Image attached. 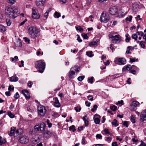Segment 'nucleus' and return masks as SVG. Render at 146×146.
Here are the masks:
<instances>
[{
  "label": "nucleus",
  "mask_w": 146,
  "mask_h": 146,
  "mask_svg": "<svg viewBox=\"0 0 146 146\" xmlns=\"http://www.w3.org/2000/svg\"><path fill=\"white\" fill-rule=\"evenodd\" d=\"M75 28L77 31H79L80 32H82L83 31V29L80 26L78 27H76Z\"/></svg>",
  "instance_id": "obj_32"
},
{
  "label": "nucleus",
  "mask_w": 146,
  "mask_h": 146,
  "mask_svg": "<svg viewBox=\"0 0 146 146\" xmlns=\"http://www.w3.org/2000/svg\"><path fill=\"white\" fill-rule=\"evenodd\" d=\"M139 104V102L137 101L133 102L130 105V108L131 111H135L136 110V107Z\"/></svg>",
  "instance_id": "obj_9"
},
{
  "label": "nucleus",
  "mask_w": 146,
  "mask_h": 146,
  "mask_svg": "<svg viewBox=\"0 0 146 146\" xmlns=\"http://www.w3.org/2000/svg\"><path fill=\"white\" fill-rule=\"evenodd\" d=\"M35 129L37 131H41V130L40 129V128L39 125H35Z\"/></svg>",
  "instance_id": "obj_39"
},
{
  "label": "nucleus",
  "mask_w": 146,
  "mask_h": 146,
  "mask_svg": "<svg viewBox=\"0 0 146 146\" xmlns=\"http://www.w3.org/2000/svg\"><path fill=\"white\" fill-rule=\"evenodd\" d=\"M81 109V108L79 107H75L74 109L76 110V112H80Z\"/></svg>",
  "instance_id": "obj_43"
},
{
  "label": "nucleus",
  "mask_w": 146,
  "mask_h": 146,
  "mask_svg": "<svg viewBox=\"0 0 146 146\" xmlns=\"http://www.w3.org/2000/svg\"><path fill=\"white\" fill-rule=\"evenodd\" d=\"M85 123V126H87L88 125V121L87 119V115H86L85 117H84L82 118Z\"/></svg>",
  "instance_id": "obj_22"
},
{
  "label": "nucleus",
  "mask_w": 146,
  "mask_h": 146,
  "mask_svg": "<svg viewBox=\"0 0 146 146\" xmlns=\"http://www.w3.org/2000/svg\"><path fill=\"white\" fill-rule=\"evenodd\" d=\"M54 16L55 18H58L60 16V14L57 12H56L54 13Z\"/></svg>",
  "instance_id": "obj_30"
},
{
  "label": "nucleus",
  "mask_w": 146,
  "mask_h": 146,
  "mask_svg": "<svg viewBox=\"0 0 146 146\" xmlns=\"http://www.w3.org/2000/svg\"><path fill=\"white\" fill-rule=\"evenodd\" d=\"M28 32L31 37L34 38L37 36L38 31L35 27L31 26L28 29Z\"/></svg>",
  "instance_id": "obj_3"
},
{
  "label": "nucleus",
  "mask_w": 146,
  "mask_h": 146,
  "mask_svg": "<svg viewBox=\"0 0 146 146\" xmlns=\"http://www.w3.org/2000/svg\"><path fill=\"white\" fill-rule=\"evenodd\" d=\"M104 132L106 134H110V132L109 130L107 129H106L104 130Z\"/></svg>",
  "instance_id": "obj_54"
},
{
  "label": "nucleus",
  "mask_w": 146,
  "mask_h": 146,
  "mask_svg": "<svg viewBox=\"0 0 146 146\" xmlns=\"http://www.w3.org/2000/svg\"><path fill=\"white\" fill-rule=\"evenodd\" d=\"M6 24L8 26H10L11 23L10 20L9 19H7L6 20Z\"/></svg>",
  "instance_id": "obj_37"
},
{
  "label": "nucleus",
  "mask_w": 146,
  "mask_h": 146,
  "mask_svg": "<svg viewBox=\"0 0 146 146\" xmlns=\"http://www.w3.org/2000/svg\"><path fill=\"white\" fill-rule=\"evenodd\" d=\"M86 54L90 57H92L94 56L92 51L87 52Z\"/></svg>",
  "instance_id": "obj_25"
},
{
  "label": "nucleus",
  "mask_w": 146,
  "mask_h": 146,
  "mask_svg": "<svg viewBox=\"0 0 146 146\" xmlns=\"http://www.w3.org/2000/svg\"><path fill=\"white\" fill-rule=\"evenodd\" d=\"M6 30L5 27L3 26L0 25V32H3Z\"/></svg>",
  "instance_id": "obj_27"
},
{
  "label": "nucleus",
  "mask_w": 146,
  "mask_h": 146,
  "mask_svg": "<svg viewBox=\"0 0 146 146\" xmlns=\"http://www.w3.org/2000/svg\"><path fill=\"white\" fill-rule=\"evenodd\" d=\"M98 108V106L96 105H94L93 106V108L91 109V111L92 112H94Z\"/></svg>",
  "instance_id": "obj_45"
},
{
  "label": "nucleus",
  "mask_w": 146,
  "mask_h": 146,
  "mask_svg": "<svg viewBox=\"0 0 146 146\" xmlns=\"http://www.w3.org/2000/svg\"><path fill=\"white\" fill-rule=\"evenodd\" d=\"M22 45V42L21 41V40L19 38L18 39L17 41L16 42L15 44V45L17 47H20Z\"/></svg>",
  "instance_id": "obj_23"
},
{
  "label": "nucleus",
  "mask_w": 146,
  "mask_h": 146,
  "mask_svg": "<svg viewBox=\"0 0 146 146\" xmlns=\"http://www.w3.org/2000/svg\"><path fill=\"white\" fill-rule=\"evenodd\" d=\"M75 74V72L73 70H70L69 72V77L70 78H73V75Z\"/></svg>",
  "instance_id": "obj_24"
},
{
  "label": "nucleus",
  "mask_w": 146,
  "mask_h": 146,
  "mask_svg": "<svg viewBox=\"0 0 146 146\" xmlns=\"http://www.w3.org/2000/svg\"><path fill=\"white\" fill-rule=\"evenodd\" d=\"M46 64L44 60H40L36 61L35 63V68L40 73H42L45 68Z\"/></svg>",
  "instance_id": "obj_2"
},
{
  "label": "nucleus",
  "mask_w": 146,
  "mask_h": 146,
  "mask_svg": "<svg viewBox=\"0 0 146 146\" xmlns=\"http://www.w3.org/2000/svg\"><path fill=\"white\" fill-rule=\"evenodd\" d=\"M130 120L132 123H134L135 122V118L133 115L131 116Z\"/></svg>",
  "instance_id": "obj_34"
},
{
  "label": "nucleus",
  "mask_w": 146,
  "mask_h": 146,
  "mask_svg": "<svg viewBox=\"0 0 146 146\" xmlns=\"http://www.w3.org/2000/svg\"><path fill=\"white\" fill-rule=\"evenodd\" d=\"M88 99L91 101H92L93 100V97L92 96L90 95L87 96Z\"/></svg>",
  "instance_id": "obj_49"
},
{
  "label": "nucleus",
  "mask_w": 146,
  "mask_h": 146,
  "mask_svg": "<svg viewBox=\"0 0 146 146\" xmlns=\"http://www.w3.org/2000/svg\"><path fill=\"white\" fill-rule=\"evenodd\" d=\"M5 13L7 16L10 18L14 19L18 16L19 12L15 7L7 6L5 8Z\"/></svg>",
  "instance_id": "obj_1"
},
{
  "label": "nucleus",
  "mask_w": 146,
  "mask_h": 146,
  "mask_svg": "<svg viewBox=\"0 0 146 146\" xmlns=\"http://www.w3.org/2000/svg\"><path fill=\"white\" fill-rule=\"evenodd\" d=\"M97 42L96 41L90 42L89 43V45L90 46H92L96 44Z\"/></svg>",
  "instance_id": "obj_33"
},
{
  "label": "nucleus",
  "mask_w": 146,
  "mask_h": 146,
  "mask_svg": "<svg viewBox=\"0 0 146 146\" xmlns=\"http://www.w3.org/2000/svg\"><path fill=\"white\" fill-rule=\"evenodd\" d=\"M130 72L133 74H135L136 73V71L134 70H131L130 71Z\"/></svg>",
  "instance_id": "obj_63"
},
{
  "label": "nucleus",
  "mask_w": 146,
  "mask_h": 146,
  "mask_svg": "<svg viewBox=\"0 0 146 146\" xmlns=\"http://www.w3.org/2000/svg\"><path fill=\"white\" fill-rule=\"evenodd\" d=\"M110 108L113 111H114L117 110V107L113 105L110 106Z\"/></svg>",
  "instance_id": "obj_38"
},
{
  "label": "nucleus",
  "mask_w": 146,
  "mask_h": 146,
  "mask_svg": "<svg viewBox=\"0 0 146 146\" xmlns=\"http://www.w3.org/2000/svg\"><path fill=\"white\" fill-rule=\"evenodd\" d=\"M7 113L8 115L10 117L13 118L14 117V115L11 111H8Z\"/></svg>",
  "instance_id": "obj_42"
},
{
  "label": "nucleus",
  "mask_w": 146,
  "mask_h": 146,
  "mask_svg": "<svg viewBox=\"0 0 146 146\" xmlns=\"http://www.w3.org/2000/svg\"><path fill=\"white\" fill-rule=\"evenodd\" d=\"M117 104H121V105H123V100H121L120 101H118L117 103Z\"/></svg>",
  "instance_id": "obj_58"
},
{
  "label": "nucleus",
  "mask_w": 146,
  "mask_h": 146,
  "mask_svg": "<svg viewBox=\"0 0 146 146\" xmlns=\"http://www.w3.org/2000/svg\"><path fill=\"white\" fill-rule=\"evenodd\" d=\"M31 141L33 143H35L37 142L40 141V139L38 135H35L31 139Z\"/></svg>",
  "instance_id": "obj_16"
},
{
  "label": "nucleus",
  "mask_w": 146,
  "mask_h": 146,
  "mask_svg": "<svg viewBox=\"0 0 146 146\" xmlns=\"http://www.w3.org/2000/svg\"><path fill=\"white\" fill-rule=\"evenodd\" d=\"M18 78L16 75L11 77L10 78V81L11 82H17L18 81Z\"/></svg>",
  "instance_id": "obj_21"
},
{
  "label": "nucleus",
  "mask_w": 146,
  "mask_h": 146,
  "mask_svg": "<svg viewBox=\"0 0 146 146\" xmlns=\"http://www.w3.org/2000/svg\"><path fill=\"white\" fill-rule=\"evenodd\" d=\"M116 63L119 65H123L126 64V60L123 58H119L116 60Z\"/></svg>",
  "instance_id": "obj_7"
},
{
  "label": "nucleus",
  "mask_w": 146,
  "mask_h": 146,
  "mask_svg": "<svg viewBox=\"0 0 146 146\" xmlns=\"http://www.w3.org/2000/svg\"><path fill=\"white\" fill-rule=\"evenodd\" d=\"M8 2L11 4L13 5L14 4L15 2V0H7Z\"/></svg>",
  "instance_id": "obj_46"
},
{
  "label": "nucleus",
  "mask_w": 146,
  "mask_h": 146,
  "mask_svg": "<svg viewBox=\"0 0 146 146\" xmlns=\"http://www.w3.org/2000/svg\"><path fill=\"white\" fill-rule=\"evenodd\" d=\"M46 125L45 124L42 122L39 125L40 128V129L41 130V131H44L46 127Z\"/></svg>",
  "instance_id": "obj_19"
},
{
  "label": "nucleus",
  "mask_w": 146,
  "mask_h": 146,
  "mask_svg": "<svg viewBox=\"0 0 146 146\" xmlns=\"http://www.w3.org/2000/svg\"><path fill=\"white\" fill-rule=\"evenodd\" d=\"M85 76H80L77 79L80 82L82 81L84 78Z\"/></svg>",
  "instance_id": "obj_36"
},
{
  "label": "nucleus",
  "mask_w": 146,
  "mask_h": 146,
  "mask_svg": "<svg viewBox=\"0 0 146 146\" xmlns=\"http://www.w3.org/2000/svg\"><path fill=\"white\" fill-rule=\"evenodd\" d=\"M37 109L38 115L40 116H44L46 111V109L45 107L40 105L38 106Z\"/></svg>",
  "instance_id": "obj_4"
},
{
  "label": "nucleus",
  "mask_w": 146,
  "mask_h": 146,
  "mask_svg": "<svg viewBox=\"0 0 146 146\" xmlns=\"http://www.w3.org/2000/svg\"><path fill=\"white\" fill-rule=\"evenodd\" d=\"M138 58H129L130 61L131 63L135 62H137L138 61Z\"/></svg>",
  "instance_id": "obj_31"
},
{
  "label": "nucleus",
  "mask_w": 146,
  "mask_h": 146,
  "mask_svg": "<svg viewBox=\"0 0 146 146\" xmlns=\"http://www.w3.org/2000/svg\"><path fill=\"white\" fill-rule=\"evenodd\" d=\"M127 48L128 50L129 51L131 49L133 50L134 48L133 47L131 46H128L127 47Z\"/></svg>",
  "instance_id": "obj_62"
},
{
  "label": "nucleus",
  "mask_w": 146,
  "mask_h": 146,
  "mask_svg": "<svg viewBox=\"0 0 146 146\" xmlns=\"http://www.w3.org/2000/svg\"><path fill=\"white\" fill-rule=\"evenodd\" d=\"M109 38L111 39V41L113 43L117 44L121 42V37L119 35H117L110 36Z\"/></svg>",
  "instance_id": "obj_5"
},
{
  "label": "nucleus",
  "mask_w": 146,
  "mask_h": 146,
  "mask_svg": "<svg viewBox=\"0 0 146 146\" xmlns=\"http://www.w3.org/2000/svg\"><path fill=\"white\" fill-rule=\"evenodd\" d=\"M132 18V16H130L129 17H127L125 19V20L126 21H129L131 22V21Z\"/></svg>",
  "instance_id": "obj_47"
},
{
  "label": "nucleus",
  "mask_w": 146,
  "mask_h": 146,
  "mask_svg": "<svg viewBox=\"0 0 146 146\" xmlns=\"http://www.w3.org/2000/svg\"><path fill=\"white\" fill-rule=\"evenodd\" d=\"M85 104L86 106L90 107V105L91 103L88 101H86Z\"/></svg>",
  "instance_id": "obj_56"
},
{
  "label": "nucleus",
  "mask_w": 146,
  "mask_h": 146,
  "mask_svg": "<svg viewBox=\"0 0 146 146\" xmlns=\"http://www.w3.org/2000/svg\"><path fill=\"white\" fill-rule=\"evenodd\" d=\"M140 45L142 48H144L145 47V46L144 44V42L143 41L140 42Z\"/></svg>",
  "instance_id": "obj_50"
},
{
  "label": "nucleus",
  "mask_w": 146,
  "mask_h": 146,
  "mask_svg": "<svg viewBox=\"0 0 146 146\" xmlns=\"http://www.w3.org/2000/svg\"><path fill=\"white\" fill-rule=\"evenodd\" d=\"M131 37L132 38L134 39L135 40H137L138 38L137 34H133L132 35Z\"/></svg>",
  "instance_id": "obj_35"
},
{
  "label": "nucleus",
  "mask_w": 146,
  "mask_h": 146,
  "mask_svg": "<svg viewBox=\"0 0 146 146\" xmlns=\"http://www.w3.org/2000/svg\"><path fill=\"white\" fill-rule=\"evenodd\" d=\"M109 19L110 17L108 15L106 14L104 12L102 13L100 18V20L102 22L106 23Z\"/></svg>",
  "instance_id": "obj_6"
},
{
  "label": "nucleus",
  "mask_w": 146,
  "mask_h": 146,
  "mask_svg": "<svg viewBox=\"0 0 146 146\" xmlns=\"http://www.w3.org/2000/svg\"><path fill=\"white\" fill-rule=\"evenodd\" d=\"M117 23V21H115L113 22V24L112 25V26L113 27L115 25H116Z\"/></svg>",
  "instance_id": "obj_59"
},
{
  "label": "nucleus",
  "mask_w": 146,
  "mask_h": 146,
  "mask_svg": "<svg viewBox=\"0 0 146 146\" xmlns=\"http://www.w3.org/2000/svg\"><path fill=\"white\" fill-rule=\"evenodd\" d=\"M132 68V67L129 64L127 65L126 66H124L123 67L122 69L123 71H125L126 70H129L131 69Z\"/></svg>",
  "instance_id": "obj_18"
},
{
  "label": "nucleus",
  "mask_w": 146,
  "mask_h": 146,
  "mask_svg": "<svg viewBox=\"0 0 146 146\" xmlns=\"http://www.w3.org/2000/svg\"><path fill=\"white\" fill-rule=\"evenodd\" d=\"M52 134V133L47 130H44L43 133V137L46 138H48L50 137Z\"/></svg>",
  "instance_id": "obj_13"
},
{
  "label": "nucleus",
  "mask_w": 146,
  "mask_h": 146,
  "mask_svg": "<svg viewBox=\"0 0 146 146\" xmlns=\"http://www.w3.org/2000/svg\"><path fill=\"white\" fill-rule=\"evenodd\" d=\"M55 102L54 103V106L59 108L60 106V104L59 102V100L57 98L55 97L54 98Z\"/></svg>",
  "instance_id": "obj_17"
},
{
  "label": "nucleus",
  "mask_w": 146,
  "mask_h": 146,
  "mask_svg": "<svg viewBox=\"0 0 146 146\" xmlns=\"http://www.w3.org/2000/svg\"><path fill=\"white\" fill-rule=\"evenodd\" d=\"M94 122L96 124H99L100 122V119L98 117H96L94 119Z\"/></svg>",
  "instance_id": "obj_29"
},
{
  "label": "nucleus",
  "mask_w": 146,
  "mask_h": 146,
  "mask_svg": "<svg viewBox=\"0 0 146 146\" xmlns=\"http://www.w3.org/2000/svg\"><path fill=\"white\" fill-rule=\"evenodd\" d=\"M112 124L115 127L118 125V124L117 123V120L115 119H113V121L112 122Z\"/></svg>",
  "instance_id": "obj_28"
},
{
  "label": "nucleus",
  "mask_w": 146,
  "mask_h": 146,
  "mask_svg": "<svg viewBox=\"0 0 146 146\" xmlns=\"http://www.w3.org/2000/svg\"><path fill=\"white\" fill-rule=\"evenodd\" d=\"M46 122H47V124L48 125V127H49V128H50L52 126V124L50 123L49 122V120L48 119H47V120H46Z\"/></svg>",
  "instance_id": "obj_52"
},
{
  "label": "nucleus",
  "mask_w": 146,
  "mask_h": 146,
  "mask_svg": "<svg viewBox=\"0 0 146 146\" xmlns=\"http://www.w3.org/2000/svg\"><path fill=\"white\" fill-rule=\"evenodd\" d=\"M23 38L25 40V42H28V43L29 42L30 40L28 38L25 37H24Z\"/></svg>",
  "instance_id": "obj_60"
},
{
  "label": "nucleus",
  "mask_w": 146,
  "mask_h": 146,
  "mask_svg": "<svg viewBox=\"0 0 146 146\" xmlns=\"http://www.w3.org/2000/svg\"><path fill=\"white\" fill-rule=\"evenodd\" d=\"M36 3L37 6L40 7L44 5L45 3V0H36Z\"/></svg>",
  "instance_id": "obj_15"
},
{
  "label": "nucleus",
  "mask_w": 146,
  "mask_h": 146,
  "mask_svg": "<svg viewBox=\"0 0 146 146\" xmlns=\"http://www.w3.org/2000/svg\"><path fill=\"white\" fill-rule=\"evenodd\" d=\"M112 146H118L117 143L116 142H114L112 143Z\"/></svg>",
  "instance_id": "obj_64"
},
{
  "label": "nucleus",
  "mask_w": 146,
  "mask_h": 146,
  "mask_svg": "<svg viewBox=\"0 0 146 146\" xmlns=\"http://www.w3.org/2000/svg\"><path fill=\"white\" fill-rule=\"evenodd\" d=\"M6 140L5 139L3 138L0 136V145H2L4 144L6 142Z\"/></svg>",
  "instance_id": "obj_26"
},
{
  "label": "nucleus",
  "mask_w": 146,
  "mask_h": 146,
  "mask_svg": "<svg viewBox=\"0 0 146 146\" xmlns=\"http://www.w3.org/2000/svg\"><path fill=\"white\" fill-rule=\"evenodd\" d=\"M69 129L70 130H71L72 129V131L73 132H74L76 130L75 128L74 125H72L71 126H70L69 128Z\"/></svg>",
  "instance_id": "obj_44"
},
{
  "label": "nucleus",
  "mask_w": 146,
  "mask_h": 146,
  "mask_svg": "<svg viewBox=\"0 0 146 146\" xmlns=\"http://www.w3.org/2000/svg\"><path fill=\"white\" fill-rule=\"evenodd\" d=\"M32 17L34 19H38L39 18L40 15L36 12V10L35 8L32 9Z\"/></svg>",
  "instance_id": "obj_10"
},
{
  "label": "nucleus",
  "mask_w": 146,
  "mask_h": 146,
  "mask_svg": "<svg viewBox=\"0 0 146 146\" xmlns=\"http://www.w3.org/2000/svg\"><path fill=\"white\" fill-rule=\"evenodd\" d=\"M19 141L21 143L25 144L29 142V138L25 136H23L19 138Z\"/></svg>",
  "instance_id": "obj_8"
},
{
  "label": "nucleus",
  "mask_w": 146,
  "mask_h": 146,
  "mask_svg": "<svg viewBox=\"0 0 146 146\" xmlns=\"http://www.w3.org/2000/svg\"><path fill=\"white\" fill-rule=\"evenodd\" d=\"M73 68L74 69V70L76 72H79V70H80V67L76 66H75Z\"/></svg>",
  "instance_id": "obj_40"
},
{
  "label": "nucleus",
  "mask_w": 146,
  "mask_h": 146,
  "mask_svg": "<svg viewBox=\"0 0 146 146\" xmlns=\"http://www.w3.org/2000/svg\"><path fill=\"white\" fill-rule=\"evenodd\" d=\"M136 34L138 35H140L141 36H143L144 33L142 31L137 32L136 33Z\"/></svg>",
  "instance_id": "obj_51"
},
{
  "label": "nucleus",
  "mask_w": 146,
  "mask_h": 146,
  "mask_svg": "<svg viewBox=\"0 0 146 146\" xmlns=\"http://www.w3.org/2000/svg\"><path fill=\"white\" fill-rule=\"evenodd\" d=\"M22 93L24 95L25 98L28 100L30 98V94L29 91L26 90H23L22 91Z\"/></svg>",
  "instance_id": "obj_14"
},
{
  "label": "nucleus",
  "mask_w": 146,
  "mask_h": 146,
  "mask_svg": "<svg viewBox=\"0 0 146 146\" xmlns=\"http://www.w3.org/2000/svg\"><path fill=\"white\" fill-rule=\"evenodd\" d=\"M96 137L99 139H101L102 138V136L100 134H97L96 135Z\"/></svg>",
  "instance_id": "obj_53"
},
{
  "label": "nucleus",
  "mask_w": 146,
  "mask_h": 146,
  "mask_svg": "<svg viewBox=\"0 0 146 146\" xmlns=\"http://www.w3.org/2000/svg\"><path fill=\"white\" fill-rule=\"evenodd\" d=\"M16 128L15 127H11V128L10 132L9 133V135L10 136H12L13 135Z\"/></svg>",
  "instance_id": "obj_20"
},
{
  "label": "nucleus",
  "mask_w": 146,
  "mask_h": 146,
  "mask_svg": "<svg viewBox=\"0 0 146 146\" xmlns=\"http://www.w3.org/2000/svg\"><path fill=\"white\" fill-rule=\"evenodd\" d=\"M27 21V19H25V20L23 21L20 24V26H21L24 25Z\"/></svg>",
  "instance_id": "obj_61"
},
{
  "label": "nucleus",
  "mask_w": 146,
  "mask_h": 146,
  "mask_svg": "<svg viewBox=\"0 0 146 146\" xmlns=\"http://www.w3.org/2000/svg\"><path fill=\"white\" fill-rule=\"evenodd\" d=\"M14 98L16 99H17L19 98V95L18 92H17L14 96Z\"/></svg>",
  "instance_id": "obj_48"
},
{
  "label": "nucleus",
  "mask_w": 146,
  "mask_h": 146,
  "mask_svg": "<svg viewBox=\"0 0 146 146\" xmlns=\"http://www.w3.org/2000/svg\"><path fill=\"white\" fill-rule=\"evenodd\" d=\"M140 119L142 121H146V109L142 111L140 114Z\"/></svg>",
  "instance_id": "obj_11"
},
{
  "label": "nucleus",
  "mask_w": 146,
  "mask_h": 146,
  "mask_svg": "<svg viewBox=\"0 0 146 146\" xmlns=\"http://www.w3.org/2000/svg\"><path fill=\"white\" fill-rule=\"evenodd\" d=\"M123 125L125 126L126 127H127L128 126L127 122L126 121H125L123 123Z\"/></svg>",
  "instance_id": "obj_57"
},
{
  "label": "nucleus",
  "mask_w": 146,
  "mask_h": 146,
  "mask_svg": "<svg viewBox=\"0 0 146 146\" xmlns=\"http://www.w3.org/2000/svg\"><path fill=\"white\" fill-rule=\"evenodd\" d=\"M117 9L115 7H113L110 8L109 9V13L111 15H115L117 12Z\"/></svg>",
  "instance_id": "obj_12"
},
{
  "label": "nucleus",
  "mask_w": 146,
  "mask_h": 146,
  "mask_svg": "<svg viewBox=\"0 0 146 146\" xmlns=\"http://www.w3.org/2000/svg\"><path fill=\"white\" fill-rule=\"evenodd\" d=\"M82 36L85 39H87L88 38V37L87 36V35L85 33H83L82 34Z\"/></svg>",
  "instance_id": "obj_41"
},
{
  "label": "nucleus",
  "mask_w": 146,
  "mask_h": 146,
  "mask_svg": "<svg viewBox=\"0 0 146 146\" xmlns=\"http://www.w3.org/2000/svg\"><path fill=\"white\" fill-rule=\"evenodd\" d=\"M93 79L94 77L92 76L90 78H88V81L89 82H93Z\"/></svg>",
  "instance_id": "obj_55"
}]
</instances>
